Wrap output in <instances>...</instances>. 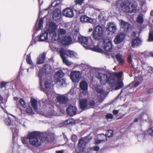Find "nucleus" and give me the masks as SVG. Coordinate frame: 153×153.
I'll return each mask as SVG.
<instances>
[{"mask_svg": "<svg viewBox=\"0 0 153 153\" xmlns=\"http://www.w3.org/2000/svg\"><path fill=\"white\" fill-rule=\"evenodd\" d=\"M97 77L102 85H105L106 83H108L111 88L115 86L114 89L116 90L122 88L124 85L123 80L120 77L111 74L99 72L97 75Z\"/></svg>", "mask_w": 153, "mask_h": 153, "instance_id": "1", "label": "nucleus"}, {"mask_svg": "<svg viewBox=\"0 0 153 153\" xmlns=\"http://www.w3.org/2000/svg\"><path fill=\"white\" fill-rule=\"evenodd\" d=\"M28 136L30 144L36 147L41 145L42 143V139L47 142L50 141L48 136L46 134L44 135L42 138L41 139L40 137L41 136V134L39 131H35L30 132L28 134Z\"/></svg>", "mask_w": 153, "mask_h": 153, "instance_id": "2", "label": "nucleus"}, {"mask_svg": "<svg viewBox=\"0 0 153 153\" xmlns=\"http://www.w3.org/2000/svg\"><path fill=\"white\" fill-rule=\"evenodd\" d=\"M116 4L117 6H120L123 11L126 13H135L137 9L136 4H132L130 6L127 1L126 0H118L117 1Z\"/></svg>", "mask_w": 153, "mask_h": 153, "instance_id": "3", "label": "nucleus"}, {"mask_svg": "<svg viewBox=\"0 0 153 153\" xmlns=\"http://www.w3.org/2000/svg\"><path fill=\"white\" fill-rule=\"evenodd\" d=\"M103 30L102 27L100 25H97L94 29L90 37L92 41V38L96 40H99L102 36Z\"/></svg>", "mask_w": 153, "mask_h": 153, "instance_id": "4", "label": "nucleus"}, {"mask_svg": "<svg viewBox=\"0 0 153 153\" xmlns=\"http://www.w3.org/2000/svg\"><path fill=\"white\" fill-rule=\"evenodd\" d=\"M64 75L65 74L61 70L56 71L54 76V81L55 83L57 84L60 86L65 84L66 83L65 80L64 78H62Z\"/></svg>", "mask_w": 153, "mask_h": 153, "instance_id": "5", "label": "nucleus"}, {"mask_svg": "<svg viewBox=\"0 0 153 153\" xmlns=\"http://www.w3.org/2000/svg\"><path fill=\"white\" fill-rule=\"evenodd\" d=\"M44 19L42 18H41L38 21V19L37 20L35 23L34 28V32L32 36V41L31 43V45H33V41L34 42V44L36 43L37 41L34 37L35 34H37L38 32L42 29L43 27V23Z\"/></svg>", "mask_w": 153, "mask_h": 153, "instance_id": "6", "label": "nucleus"}, {"mask_svg": "<svg viewBox=\"0 0 153 153\" xmlns=\"http://www.w3.org/2000/svg\"><path fill=\"white\" fill-rule=\"evenodd\" d=\"M71 90H70L66 94H58V96L56 97V99L57 102L60 105H65L68 103V97L66 95L70 94L71 95L72 93H71Z\"/></svg>", "mask_w": 153, "mask_h": 153, "instance_id": "7", "label": "nucleus"}, {"mask_svg": "<svg viewBox=\"0 0 153 153\" xmlns=\"http://www.w3.org/2000/svg\"><path fill=\"white\" fill-rule=\"evenodd\" d=\"M58 26L55 23L50 22L47 25L45 30L49 33V35L51 36L52 33L55 32Z\"/></svg>", "mask_w": 153, "mask_h": 153, "instance_id": "8", "label": "nucleus"}, {"mask_svg": "<svg viewBox=\"0 0 153 153\" xmlns=\"http://www.w3.org/2000/svg\"><path fill=\"white\" fill-rule=\"evenodd\" d=\"M81 76L80 72L77 71H71L70 75L71 79L74 82H78L80 80Z\"/></svg>", "mask_w": 153, "mask_h": 153, "instance_id": "9", "label": "nucleus"}, {"mask_svg": "<svg viewBox=\"0 0 153 153\" xmlns=\"http://www.w3.org/2000/svg\"><path fill=\"white\" fill-rule=\"evenodd\" d=\"M126 36V34L123 32L118 33L114 40V44H118L122 43L125 39Z\"/></svg>", "mask_w": 153, "mask_h": 153, "instance_id": "10", "label": "nucleus"}, {"mask_svg": "<svg viewBox=\"0 0 153 153\" xmlns=\"http://www.w3.org/2000/svg\"><path fill=\"white\" fill-rule=\"evenodd\" d=\"M103 48L107 52H111L112 48L111 42L108 40L103 39L102 44Z\"/></svg>", "mask_w": 153, "mask_h": 153, "instance_id": "11", "label": "nucleus"}, {"mask_svg": "<svg viewBox=\"0 0 153 153\" xmlns=\"http://www.w3.org/2000/svg\"><path fill=\"white\" fill-rule=\"evenodd\" d=\"M78 40L79 42L85 48H89L90 45L88 43V37L81 36L78 37Z\"/></svg>", "mask_w": 153, "mask_h": 153, "instance_id": "12", "label": "nucleus"}, {"mask_svg": "<svg viewBox=\"0 0 153 153\" xmlns=\"http://www.w3.org/2000/svg\"><path fill=\"white\" fill-rule=\"evenodd\" d=\"M45 73L43 70L41 68L38 72V77L39 78V83L40 86V90L41 91H45L42 84L43 82V77Z\"/></svg>", "mask_w": 153, "mask_h": 153, "instance_id": "13", "label": "nucleus"}, {"mask_svg": "<svg viewBox=\"0 0 153 153\" xmlns=\"http://www.w3.org/2000/svg\"><path fill=\"white\" fill-rule=\"evenodd\" d=\"M52 19L56 22H59L61 19V11L58 9H55L52 14Z\"/></svg>", "mask_w": 153, "mask_h": 153, "instance_id": "14", "label": "nucleus"}, {"mask_svg": "<svg viewBox=\"0 0 153 153\" xmlns=\"http://www.w3.org/2000/svg\"><path fill=\"white\" fill-rule=\"evenodd\" d=\"M77 110L76 106L72 105H69L67 108L66 111L67 114L71 116H73L76 114Z\"/></svg>", "mask_w": 153, "mask_h": 153, "instance_id": "15", "label": "nucleus"}, {"mask_svg": "<svg viewBox=\"0 0 153 153\" xmlns=\"http://www.w3.org/2000/svg\"><path fill=\"white\" fill-rule=\"evenodd\" d=\"M67 51L64 48H62L60 51V55L62 59L63 62L67 65H70L69 61L67 59L65 55L68 56L66 54Z\"/></svg>", "mask_w": 153, "mask_h": 153, "instance_id": "16", "label": "nucleus"}, {"mask_svg": "<svg viewBox=\"0 0 153 153\" xmlns=\"http://www.w3.org/2000/svg\"><path fill=\"white\" fill-rule=\"evenodd\" d=\"M49 33L46 30L42 31L40 35L38 36V41L40 42L46 41L48 39V35Z\"/></svg>", "mask_w": 153, "mask_h": 153, "instance_id": "17", "label": "nucleus"}, {"mask_svg": "<svg viewBox=\"0 0 153 153\" xmlns=\"http://www.w3.org/2000/svg\"><path fill=\"white\" fill-rule=\"evenodd\" d=\"M45 91H43L46 94L48 97V98L45 101H44L43 103L44 105H50L52 103V101L51 100L50 98L52 96L53 94L55 93L52 91H47L44 90Z\"/></svg>", "mask_w": 153, "mask_h": 153, "instance_id": "18", "label": "nucleus"}, {"mask_svg": "<svg viewBox=\"0 0 153 153\" xmlns=\"http://www.w3.org/2000/svg\"><path fill=\"white\" fill-rule=\"evenodd\" d=\"M72 39L70 36H65L61 39L62 43L65 46H67L70 45L72 42Z\"/></svg>", "mask_w": 153, "mask_h": 153, "instance_id": "19", "label": "nucleus"}, {"mask_svg": "<svg viewBox=\"0 0 153 153\" xmlns=\"http://www.w3.org/2000/svg\"><path fill=\"white\" fill-rule=\"evenodd\" d=\"M63 13L66 17L72 18L74 16V13L72 9L67 8L63 10Z\"/></svg>", "mask_w": 153, "mask_h": 153, "instance_id": "20", "label": "nucleus"}, {"mask_svg": "<svg viewBox=\"0 0 153 153\" xmlns=\"http://www.w3.org/2000/svg\"><path fill=\"white\" fill-rule=\"evenodd\" d=\"M146 112L145 110H144L140 114V115L138 116V118L140 122H142L144 120L146 121H149V119H146V118H149V116Z\"/></svg>", "mask_w": 153, "mask_h": 153, "instance_id": "21", "label": "nucleus"}, {"mask_svg": "<svg viewBox=\"0 0 153 153\" xmlns=\"http://www.w3.org/2000/svg\"><path fill=\"white\" fill-rule=\"evenodd\" d=\"M116 26L113 23H109V24H108L106 29L107 31H109L112 33H115L117 30Z\"/></svg>", "mask_w": 153, "mask_h": 153, "instance_id": "22", "label": "nucleus"}, {"mask_svg": "<svg viewBox=\"0 0 153 153\" xmlns=\"http://www.w3.org/2000/svg\"><path fill=\"white\" fill-rule=\"evenodd\" d=\"M80 141L78 142L77 146L75 148L73 153H82L84 151L85 147L84 146L80 143Z\"/></svg>", "mask_w": 153, "mask_h": 153, "instance_id": "23", "label": "nucleus"}, {"mask_svg": "<svg viewBox=\"0 0 153 153\" xmlns=\"http://www.w3.org/2000/svg\"><path fill=\"white\" fill-rule=\"evenodd\" d=\"M13 133V143L14 145L16 144L18 136V130L17 128H11Z\"/></svg>", "mask_w": 153, "mask_h": 153, "instance_id": "24", "label": "nucleus"}, {"mask_svg": "<svg viewBox=\"0 0 153 153\" xmlns=\"http://www.w3.org/2000/svg\"><path fill=\"white\" fill-rule=\"evenodd\" d=\"M121 25L122 27L124 29V31L127 32L131 27V25L128 22L121 20Z\"/></svg>", "mask_w": 153, "mask_h": 153, "instance_id": "25", "label": "nucleus"}, {"mask_svg": "<svg viewBox=\"0 0 153 153\" xmlns=\"http://www.w3.org/2000/svg\"><path fill=\"white\" fill-rule=\"evenodd\" d=\"M91 134H89L88 135H87L86 137L82 138L79 140L78 142L80 141V143L84 146H85L87 142L86 140H87V141H89L90 140L92 139V137H90Z\"/></svg>", "mask_w": 153, "mask_h": 153, "instance_id": "26", "label": "nucleus"}, {"mask_svg": "<svg viewBox=\"0 0 153 153\" xmlns=\"http://www.w3.org/2000/svg\"><path fill=\"white\" fill-rule=\"evenodd\" d=\"M80 20L81 22L92 23L93 21L92 19L90 18L85 15L82 16L80 18Z\"/></svg>", "mask_w": 153, "mask_h": 153, "instance_id": "27", "label": "nucleus"}, {"mask_svg": "<svg viewBox=\"0 0 153 153\" xmlns=\"http://www.w3.org/2000/svg\"><path fill=\"white\" fill-rule=\"evenodd\" d=\"M79 106L80 108L83 111L86 109L87 106V101L85 99H82L79 101Z\"/></svg>", "mask_w": 153, "mask_h": 153, "instance_id": "28", "label": "nucleus"}, {"mask_svg": "<svg viewBox=\"0 0 153 153\" xmlns=\"http://www.w3.org/2000/svg\"><path fill=\"white\" fill-rule=\"evenodd\" d=\"M141 39L138 37H137L132 40L131 45L133 48L135 46H137L141 44Z\"/></svg>", "mask_w": 153, "mask_h": 153, "instance_id": "29", "label": "nucleus"}, {"mask_svg": "<svg viewBox=\"0 0 153 153\" xmlns=\"http://www.w3.org/2000/svg\"><path fill=\"white\" fill-rule=\"evenodd\" d=\"M51 41L53 42H59L61 41V36L58 34L57 35L56 32L53 33H52Z\"/></svg>", "mask_w": 153, "mask_h": 153, "instance_id": "30", "label": "nucleus"}, {"mask_svg": "<svg viewBox=\"0 0 153 153\" xmlns=\"http://www.w3.org/2000/svg\"><path fill=\"white\" fill-rule=\"evenodd\" d=\"M45 55L46 54L45 53L39 55L37 58V60L36 61L37 64L39 65L43 63L45 61Z\"/></svg>", "mask_w": 153, "mask_h": 153, "instance_id": "31", "label": "nucleus"}, {"mask_svg": "<svg viewBox=\"0 0 153 153\" xmlns=\"http://www.w3.org/2000/svg\"><path fill=\"white\" fill-rule=\"evenodd\" d=\"M43 71H44L45 74H48L51 71V66L48 64H45L43 67L41 68Z\"/></svg>", "mask_w": 153, "mask_h": 153, "instance_id": "32", "label": "nucleus"}, {"mask_svg": "<svg viewBox=\"0 0 153 153\" xmlns=\"http://www.w3.org/2000/svg\"><path fill=\"white\" fill-rule=\"evenodd\" d=\"M113 131L111 129H109L106 131V133L105 135L103 134H100V137H104L105 138V137H106V138L107 139V137H110L113 136Z\"/></svg>", "mask_w": 153, "mask_h": 153, "instance_id": "33", "label": "nucleus"}, {"mask_svg": "<svg viewBox=\"0 0 153 153\" xmlns=\"http://www.w3.org/2000/svg\"><path fill=\"white\" fill-rule=\"evenodd\" d=\"M79 87L81 90L85 91H86L88 90V83L85 81H82L80 83Z\"/></svg>", "mask_w": 153, "mask_h": 153, "instance_id": "34", "label": "nucleus"}, {"mask_svg": "<svg viewBox=\"0 0 153 153\" xmlns=\"http://www.w3.org/2000/svg\"><path fill=\"white\" fill-rule=\"evenodd\" d=\"M31 103L32 106L35 111L38 109L37 102V100L34 98H31Z\"/></svg>", "mask_w": 153, "mask_h": 153, "instance_id": "35", "label": "nucleus"}, {"mask_svg": "<svg viewBox=\"0 0 153 153\" xmlns=\"http://www.w3.org/2000/svg\"><path fill=\"white\" fill-rule=\"evenodd\" d=\"M116 58L120 64L123 65L124 64V61L122 59L123 56L122 55L117 53L116 55Z\"/></svg>", "mask_w": 153, "mask_h": 153, "instance_id": "36", "label": "nucleus"}, {"mask_svg": "<svg viewBox=\"0 0 153 153\" xmlns=\"http://www.w3.org/2000/svg\"><path fill=\"white\" fill-rule=\"evenodd\" d=\"M60 3H59L57 1H53L51 2V4L49 5L48 7L45 9V11H47L50 10L51 7H56L58 6Z\"/></svg>", "mask_w": 153, "mask_h": 153, "instance_id": "37", "label": "nucleus"}, {"mask_svg": "<svg viewBox=\"0 0 153 153\" xmlns=\"http://www.w3.org/2000/svg\"><path fill=\"white\" fill-rule=\"evenodd\" d=\"M82 67L83 70L85 71H89V72L91 73L92 70V68L90 66L86 64H83L82 65Z\"/></svg>", "mask_w": 153, "mask_h": 153, "instance_id": "38", "label": "nucleus"}, {"mask_svg": "<svg viewBox=\"0 0 153 153\" xmlns=\"http://www.w3.org/2000/svg\"><path fill=\"white\" fill-rule=\"evenodd\" d=\"M13 121V120H11V118L9 116H8L7 118H6L4 120L6 124L8 126L11 125Z\"/></svg>", "mask_w": 153, "mask_h": 153, "instance_id": "39", "label": "nucleus"}, {"mask_svg": "<svg viewBox=\"0 0 153 153\" xmlns=\"http://www.w3.org/2000/svg\"><path fill=\"white\" fill-rule=\"evenodd\" d=\"M44 86L46 89H45L44 88V89L47 91H48L49 89H50L51 87V83L48 82V81H46L44 83Z\"/></svg>", "mask_w": 153, "mask_h": 153, "instance_id": "40", "label": "nucleus"}, {"mask_svg": "<svg viewBox=\"0 0 153 153\" xmlns=\"http://www.w3.org/2000/svg\"><path fill=\"white\" fill-rule=\"evenodd\" d=\"M148 41L153 42V31L152 30H150Z\"/></svg>", "mask_w": 153, "mask_h": 153, "instance_id": "41", "label": "nucleus"}, {"mask_svg": "<svg viewBox=\"0 0 153 153\" xmlns=\"http://www.w3.org/2000/svg\"><path fill=\"white\" fill-rule=\"evenodd\" d=\"M100 149V147L98 146H94L93 147H90L88 149V150L89 151H98Z\"/></svg>", "mask_w": 153, "mask_h": 153, "instance_id": "42", "label": "nucleus"}, {"mask_svg": "<svg viewBox=\"0 0 153 153\" xmlns=\"http://www.w3.org/2000/svg\"><path fill=\"white\" fill-rule=\"evenodd\" d=\"M144 20L143 16L141 15H139L137 17V22L138 23L142 24Z\"/></svg>", "mask_w": 153, "mask_h": 153, "instance_id": "43", "label": "nucleus"}, {"mask_svg": "<svg viewBox=\"0 0 153 153\" xmlns=\"http://www.w3.org/2000/svg\"><path fill=\"white\" fill-rule=\"evenodd\" d=\"M29 140L28 134L26 137H22L21 138V141L24 144H27L28 142V140Z\"/></svg>", "mask_w": 153, "mask_h": 153, "instance_id": "44", "label": "nucleus"}, {"mask_svg": "<svg viewBox=\"0 0 153 153\" xmlns=\"http://www.w3.org/2000/svg\"><path fill=\"white\" fill-rule=\"evenodd\" d=\"M19 103L21 105L22 108H25L26 107L25 101L22 98H21L19 100Z\"/></svg>", "mask_w": 153, "mask_h": 153, "instance_id": "45", "label": "nucleus"}, {"mask_svg": "<svg viewBox=\"0 0 153 153\" xmlns=\"http://www.w3.org/2000/svg\"><path fill=\"white\" fill-rule=\"evenodd\" d=\"M26 112L27 114H33L34 112L32 108L30 106H28L26 108Z\"/></svg>", "mask_w": 153, "mask_h": 153, "instance_id": "46", "label": "nucleus"}, {"mask_svg": "<svg viewBox=\"0 0 153 153\" xmlns=\"http://www.w3.org/2000/svg\"><path fill=\"white\" fill-rule=\"evenodd\" d=\"M107 140L106 137H105V138L102 140L97 139L95 140L94 144L95 145H97L100 143L102 141H105Z\"/></svg>", "mask_w": 153, "mask_h": 153, "instance_id": "47", "label": "nucleus"}, {"mask_svg": "<svg viewBox=\"0 0 153 153\" xmlns=\"http://www.w3.org/2000/svg\"><path fill=\"white\" fill-rule=\"evenodd\" d=\"M26 61L27 64H30L33 63L32 60H31V57L30 54L27 55Z\"/></svg>", "mask_w": 153, "mask_h": 153, "instance_id": "48", "label": "nucleus"}, {"mask_svg": "<svg viewBox=\"0 0 153 153\" xmlns=\"http://www.w3.org/2000/svg\"><path fill=\"white\" fill-rule=\"evenodd\" d=\"M98 18L99 20L101 22H102L105 20V16L103 13H100L98 16Z\"/></svg>", "mask_w": 153, "mask_h": 153, "instance_id": "49", "label": "nucleus"}, {"mask_svg": "<svg viewBox=\"0 0 153 153\" xmlns=\"http://www.w3.org/2000/svg\"><path fill=\"white\" fill-rule=\"evenodd\" d=\"M67 52L71 57H76L77 55V54L73 51L68 50Z\"/></svg>", "mask_w": 153, "mask_h": 153, "instance_id": "50", "label": "nucleus"}, {"mask_svg": "<svg viewBox=\"0 0 153 153\" xmlns=\"http://www.w3.org/2000/svg\"><path fill=\"white\" fill-rule=\"evenodd\" d=\"M96 104L94 100H91L88 103V105L90 108H94Z\"/></svg>", "mask_w": 153, "mask_h": 153, "instance_id": "51", "label": "nucleus"}, {"mask_svg": "<svg viewBox=\"0 0 153 153\" xmlns=\"http://www.w3.org/2000/svg\"><path fill=\"white\" fill-rule=\"evenodd\" d=\"M145 135L146 133L145 132H144L141 134H138L137 135V137L138 139H143L144 138Z\"/></svg>", "mask_w": 153, "mask_h": 153, "instance_id": "52", "label": "nucleus"}, {"mask_svg": "<svg viewBox=\"0 0 153 153\" xmlns=\"http://www.w3.org/2000/svg\"><path fill=\"white\" fill-rule=\"evenodd\" d=\"M66 33V31L63 29H60L59 30L58 34L61 36L62 35H64Z\"/></svg>", "mask_w": 153, "mask_h": 153, "instance_id": "53", "label": "nucleus"}, {"mask_svg": "<svg viewBox=\"0 0 153 153\" xmlns=\"http://www.w3.org/2000/svg\"><path fill=\"white\" fill-rule=\"evenodd\" d=\"M85 0H75L76 4H79L81 6Z\"/></svg>", "mask_w": 153, "mask_h": 153, "instance_id": "54", "label": "nucleus"}, {"mask_svg": "<svg viewBox=\"0 0 153 153\" xmlns=\"http://www.w3.org/2000/svg\"><path fill=\"white\" fill-rule=\"evenodd\" d=\"M8 83L7 82L4 81H2L0 84V87L1 88H3L5 87L6 85Z\"/></svg>", "mask_w": 153, "mask_h": 153, "instance_id": "55", "label": "nucleus"}, {"mask_svg": "<svg viewBox=\"0 0 153 153\" xmlns=\"http://www.w3.org/2000/svg\"><path fill=\"white\" fill-rule=\"evenodd\" d=\"M105 117L107 119H112L113 117V115L111 114L108 113L106 114Z\"/></svg>", "mask_w": 153, "mask_h": 153, "instance_id": "56", "label": "nucleus"}, {"mask_svg": "<svg viewBox=\"0 0 153 153\" xmlns=\"http://www.w3.org/2000/svg\"><path fill=\"white\" fill-rule=\"evenodd\" d=\"M94 51L98 53H102V49L99 47H96L94 48Z\"/></svg>", "mask_w": 153, "mask_h": 153, "instance_id": "57", "label": "nucleus"}, {"mask_svg": "<svg viewBox=\"0 0 153 153\" xmlns=\"http://www.w3.org/2000/svg\"><path fill=\"white\" fill-rule=\"evenodd\" d=\"M104 91L102 88H98L97 89V92L98 94H103L104 93Z\"/></svg>", "mask_w": 153, "mask_h": 153, "instance_id": "58", "label": "nucleus"}, {"mask_svg": "<svg viewBox=\"0 0 153 153\" xmlns=\"http://www.w3.org/2000/svg\"><path fill=\"white\" fill-rule=\"evenodd\" d=\"M148 132L149 135L151 136H153V127L149 129Z\"/></svg>", "mask_w": 153, "mask_h": 153, "instance_id": "59", "label": "nucleus"}, {"mask_svg": "<svg viewBox=\"0 0 153 153\" xmlns=\"http://www.w3.org/2000/svg\"><path fill=\"white\" fill-rule=\"evenodd\" d=\"M77 139V136L76 135L73 134L72 135L71 140L73 142H75L76 140Z\"/></svg>", "mask_w": 153, "mask_h": 153, "instance_id": "60", "label": "nucleus"}, {"mask_svg": "<svg viewBox=\"0 0 153 153\" xmlns=\"http://www.w3.org/2000/svg\"><path fill=\"white\" fill-rule=\"evenodd\" d=\"M128 61L129 63H131L132 62V59L131 56H129L128 58Z\"/></svg>", "mask_w": 153, "mask_h": 153, "instance_id": "61", "label": "nucleus"}, {"mask_svg": "<svg viewBox=\"0 0 153 153\" xmlns=\"http://www.w3.org/2000/svg\"><path fill=\"white\" fill-rule=\"evenodd\" d=\"M71 122L70 119H68L66 120L65 122L64 123L65 124L68 125L69 124H71Z\"/></svg>", "mask_w": 153, "mask_h": 153, "instance_id": "62", "label": "nucleus"}, {"mask_svg": "<svg viewBox=\"0 0 153 153\" xmlns=\"http://www.w3.org/2000/svg\"><path fill=\"white\" fill-rule=\"evenodd\" d=\"M140 82L138 81L135 82L134 84V87H136L140 84Z\"/></svg>", "mask_w": 153, "mask_h": 153, "instance_id": "63", "label": "nucleus"}, {"mask_svg": "<svg viewBox=\"0 0 153 153\" xmlns=\"http://www.w3.org/2000/svg\"><path fill=\"white\" fill-rule=\"evenodd\" d=\"M153 92V88H151L149 89L147 91V93H152Z\"/></svg>", "mask_w": 153, "mask_h": 153, "instance_id": "64", "label": "nucleus"}]
</instances>
